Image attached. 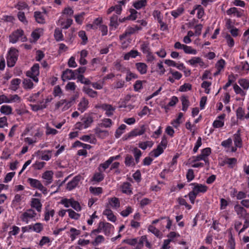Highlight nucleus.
<instances>
[{"instance_id":"9b49d317","label":"nucleus","mask_w":249,"mask_h":249,"mask_svg":"<svg viewBox=\"0 0 249 249\" xmlns=\"http://www.w3.org/2000/svg\"><path fill=\"white\" fill-rule=\"evenodd\" d=\"M36 215V213L32 209L27 210L26 212L23 213L21 216V220L25 222L26 224L28 223L29 221L35 217Z\"/></svg>"},{"instance_id":"774afa93","label":"nucleus","mask_w":249,"mask_h":249,"mask_svg":"<svg viewBox=\"0 0 249 249\" xmlns=\"http://www.w3.org/2000/svg\"><path fill=\"white\" fill-rule=\"evenodd\" d=\"M211 153V149L210 148L207 147L202 150L201 154L206 160H208L207 157Z\"/></svg>"},{"instance_id":"dca6fc26","label":"nucleus","mask_w":249,"mask_h":249,"mask_svg":"<svg viewBox=\"0 0 249 249\" xmlns=\"http://www.w3.org/2000/svg\"><path fill=\"white\" fill-rule=\"evenodd\" d=\"M242 223L240 221H236L235 223V229L240 233L244 231L245 229L249 227V219L246 218L243 227L242 229H240Z\"/></svg>"},{"instance_id":"4be33fe9","label":"nucleus","mask_w":249,"mask_h":249,"mask_svg":"<svg viewBox=\"0 0 249 249\" xmlns=\"http://www.w3.org/2000/svg\"><path fill=\"white\" fill-rule=\"evenodd\" d=\"M89 104V102L87 99L85 98H82L78 105V110L82 113L84 112L88 108Z\"/></svg>"},{"instance_id":"72a5a7b5","label":"nucleus","mask_w":249,"mask_h":249,"mask_svg":"<svg viewBox=\"0 0 249 249\" xmlns=\"http://www.w3.org/2000/svg\"><path fill=\"white\" fill-rule=\"evenodd\" d=\"M54 37L57 41H60L64 40V37L62 30L59 28H56L54 30Z\"/></svg>"},{"instance_id":"f704fd0d","label":"nucleus","mask_w":249,"mask_h":249,"mask_svg":"<svg viewBox=\"0 0 249 249\" xmlns=\"http://www.w3.org/2000/svg\"><path fill=\"white\" fill-rule=\"evenodd\" d=\"M0 112L2 114L5 115H10L12 114V107L8 105H3L0 107Z\"/></svg>"},{"instance_id":"ea45409f","label":"nucleus","mask_w":249,"mask_h":249,"mask_svg":"<svg viewBox=\"0 0 249 249\" xmlns=\"http://www.w3.org/2000/svg\"><path fill=\"white\" fill-rule=\"evenodd\" d=\"M52 152V151L49 150H45V151H42V154L41 157V159L42 160H46V161L49 160L52 157V155H51Z\"/></svg>"},{"instance_id":"20e7f679","label":"nucleus","mask_w":249,"mask_h":249,"mask_svg":"<svg viewBox=\"0 0 249 249\" xmlns=\"http://www.w3.org/2000/svg\"><path fill=\"white\" fill-rule=\"evenodd\" d=\"M18 51L14 48H11L7 56V64L9 67H13L18 59Z\"/></svg>"},{"instance_id":"603ef678","label":"nucleus","mask_w":249,"mask_h":249,"mask_svg":"<svg viewBox=\"0 0 249 249\" xmlns=\"http://www.w3.org/2000/svg\"><path fill=\"white\" fill-rule=\"evenodd\" d=\"M153 145V142L151 141H146L141 142L139 143V147L142 150H145L148 147H151Z\"/></svg>"},{"instance_id":"412c9836","label":"nucleus","mask_w":249,"mask_h":249,"mask_svg":"<svg viewBox=\"0 0 249 249\" xmlns=\"http://www.w3.org/2000/svg\"><path fill=\"white\" fill-rule=\"evenodd\" d=\"M187 63L193 66H196L197 64H198L202 67H204L205 65L202 59L199 57H194L187 61Z\"/></svg>"},{"instance_id":"6e6d98bb","label":"nucleus","mask_w":249,"mask_h":249,"mask_svg":"<svg viewBox=\"0 0 249 249\" xmlns=\"http://www.w3.org/2000/svg\"><path fill=\"white\" fill-rule=\"evenodd\" d=\"M238 83L244 89H248L249 88V80L241 79L238 81Z\"/></svg>"},{"instance_id":"f257e3e1","label":"nucleus","mask_w":249,"mask_h":249,"mask_svg":"<svg viewBox=\"0 0 249 249\" xmlns=\"http://www.w3.org/2000/svg\"><path fill=\"white\" fill-rule=\"evenodd\" d=\"M190 185L193 186V187L188 196L191 202L194 204L197 195L200 193H205L208 190V187L205 185L198 183H191Z\"/></svg>"},{"instance_id":"3c124183","label":"nucleus","mask_w":249,"mask_h":249,"mask_svg":"<svg viewBox=\"0 0 249 249\" xmlns=\"http://www.w3.org/2000/svg\"><path fill=\"white\" fill-rule=\"evenodd\" d=\"M148 231L158 237L160 238L161 237V233L160 231L152 225L149 226Z\"/></svg>"},{"instance_id":"4468645a","label":"nucleus","mask_w":249,"mask_h":249,"mask_svg":"<svg viewBox=\"0 0 249 249\" xmlns=\"http://www.w3.org/2000/svg\"><path fill=\"white\" fill-rule=\"evenodd\" d=\"M101 128L97 125L94 129L95 134L100 139H105L109 136V132L107 130L102 129Z\"/></svg>"},{"instance_id":"de8ad7c7","label":"nucleus","mask_w":249,"mask_h":249,"mask_svg":"<svg viewBox=\"0 0 249 249\" xmlns=\"http://www.w3.org/2000/svg\"><path fill=\"white\" fill-rule=\"evenodd\" d=\"M126 127V125L124 124H122L119 126L115 132V136L116 138H119L124 133Z\"/></svg>"},{"instance_id":"e433bc0d","label":"nucleus","mask_w":249,"mask_h":249,"mask_svg":"<svg viewBox=\"0 0 249 249\" xmlns=\"http://www.w3.org/2000/svg\"><path fill=\"white\" fill-rule=\"evenodd\" d=\"M118 17L117 15H113L110 19L109 26L112 28L116 29L118 26Z\"/></svg>"},{"instance_id":"aec40b11","label":"nucleus","mask_w":249,"mask_h":249,"mask_svg":"<svg viewBox=\"0 0 249 249\" xmlns=\"http://www.w3.org/2000/svg\"><path fill=\"white\" fill-rule=\"evenodd\" d=\"M101 108L105 111L106 114L107 116H112L115 111V108L111 105L107 104H104L101 106Z\"/></svg>"},{"instance_id":"f03ea898","label":"nucleus","mask_w":249,"mask_h":249,"mask_svg":"<svg viewBox=\"0 0 249 249\" xmlns=\"http://www.w3.org/2000/svg\"><path fill=\"white\" fill-rule=\"evenodd\" d=\"M113 229L114 227L111 224L107 222H100L97 229L93 230L91 232L90 235L93 237L94 235H96L97 233L101 231H103L105 235H109L113 231Z\"/></svg>"},{"instance_id":"79ce46f5","label":"nucleus","mask_w":249,"mask_h":249,"mask_svg":"<svg viewBox=\"0 0 249 249\" xmlns=\"http://www.w3.org/2000/svg\"><path fill=\"white\" fill-rule=\"evenodd\" d=\"M20 82V79L18 78L13 79L11 82V89L14 91L16 90L18 88Z\"/></svg>"},{"instance_id":"69168bd1","label":"nucleus","mask_w":249,"mask_h":249,"mask_svg":"<svg viewBox=\"0 0 249 249\" xmlns=\"http://www.w3.org/2000/svg\"><path fill=\"white\" fill-rule=\"evenodd\" d=\"M67 212L69 213V217L71 219L77 220L79 219L80 216V215L79 213L75 212L71 209L67 210Z\"/></svg>"},{"instance_id":"864d4df0","label":"nucleus","mask_w":249,"mask_h":249,"mask_svg":"<svg viewBox=\"0 0 249 249\" xmlns=\"http://www.w3.org/2000/svg\"><path fill=\"white\" fill-rule=\"evenodd\" d=\"M70 237L71 241L74 240L76 236L80 234V231L79 230H76L73 228H72L70 229Z\"/></svg>"},{"instance_id":"ddd939ff","label":"nucleus","mask_w":249,"mask_h":249,"mask_svg":"<svg viewBox=\"0 0 249 249\" xmlns=\"http://www.w3.org/2000/svg\"><path fill=\"white\" fill-rule=\"evenodd\" d=\"M120 206V202L119 198L116 197L108 198L106 207L107 208H112L114 209L119 208Z\"/></svg>"},{"instance_id":"0e129e2a","label":"nucleus","mask_w":249,"mask_h":249,"mask_svg":"<svg viewBox=\"0 0 249 249\" xmlns=\"http://www.w3.org/2000/svg\"><path fill=\"white\" fill-rule=\"evenodd\" d=\"M146 241V236H142L139 239V241H137V243L136 244V249H141L143 246V244L144 242Z\"/></svg>"},{"instance_id":"bb28decb","label":"nucleus","mask_w":249,"mask_h":249,"mask_svg":"<svg viewBox=\"0 0 249 249\" xmlns=\"http://www.w3.org/2000/svg\"><path fill=\"white\" fill-rule=\"evenodd\" d=\"M121 191L123 193L130 195L132 193L131 184L127 182H124L121 186Z\"/></svg>"},{"instance_id":"7c9ffc66","label":"nucleus","mask_w":249,"mask_h":249,"mask_svg":"<svg viewBox=\"0 0 249 249\" xmlns=\"http://www.w3.org/2000/svg\"><path fill=\"white\" fill-rule=\"evenodd\" d=\"M31 206L36 209L38 212H40L42 204L40 200L37 198H33L31 202Z\"/></svg>"},{"instance_id":"5701e85b","label":"nucleus","mask_w":249,"mask_h":249,"mask_svg":"<svg viewBox=\"0 0 249 249\" xmlns=\"http://www.w3.org/2000/svg\"><path fill=\"white\" fill-rule=\"evenodd\" d=\"M103 214L107 216V219L112 222H115L117 219L113 212L109 208H107L103 212Z\"/></svg>"},{"instance_id":"4d7b16f0","label":"nucleus","mask_w":249,"mask_h":249,"mask_svg":"<svg viewBox=\"0 0 249 249\" xmlns=\"http://www.w3.org/2000/svg\"><path fill=\"white\" fill-rule=\"evenodd\" d=\"M211 85V82L208 81H204L201 84V87L205 89V92L206 94H209L210 93V86Z\"/></svg>"},{"instance_id":"c03bdc74","label":"nucleus","mask_w":249,"mask_h":249,"mask_svg":"<svg viewBox=\"0 0 249 249\" xmlns=\"http://www.w3.org/2000/svg\"><path fill=\"white\" fill-rule=\"evenodd\" d=\"M183 114L182 113H179L178 118L172 122L171 124L174 127L177 128L178 126H179L180 124L182 123L181 119L183 117Z\"/></svg>"},{"instance_id":"473e14b6","label":"nucleus","mask_w":249,"mask_h":249,"mask_svg":"<svg viewBox=\"0 0 249 249\" xmlns=\"http://www.w3.org/2000/svg\"><path fill=\"white\" fill-rule=\"evenodd\" d=\"M45 128L46 129L45 134L47 136L50 135H54L58 133V131L54 128H52L48 123L45 124Z\"/></svg>"},{"instance_id":"2eb2a0df","label":"nucleus","mask_w":249,"mask_h":249,"mask_svg":"<svg viewBox=\"0 0 249 249\" xmlns=\"http://www.w3.org/2000/svg\"><path fill=\"white\" fill-rule=\"evenodd\" d=\"M75 78V75L73 71L68 69L63 72L62 79L63 81L74 79Z\"/></svg>"},{"instance_id":"f3484780","label":"nucleus","mask_w":249,"mask_h":249,"mask_svg":"<svg viewBox=\"0 0 249 249\" xmlns=\"http://www.w3.org/2000/svg\"><path fill=\"white\" fill-rule=\"evenodd\" d=\"M81 179V177L79 176H75L67 185V189L69 191H71L75 188L78 184L79 182Z\"/></svg>"},{"instance_id":"6ab92c4d","label":"nucleus","mask_w":249,"mask_h":249,"mask_svg":"<svg viewBox=\"0 0 249 249\" xmlns=\"http://www.w3.org/2000/svg\"><path fill=\"white\" fill-rule=\"evenodd\" d=\"M225 114H223L218 116L216 119L213 122V126L214 128H220L222 127L224 124V119Z\"/></svg>"},{"instance_id":"423d86ee","label":"nucleus","mask_w":249,"mask_h":249,"mask_svg":"<svg viewBox=\"0 0 249 249\" xmlns=\"http://www.w3.org/2000/svg\"><path fill=\"white\" fill-rule=\"evenodd\" d=\"M39 64H36L26 73L27 76L31 78L36 83L38 81L37 76L39 74Z\"/></svg>"},{"instance_id":"6e6552de","label":"nucleus","mask_w":249,"mask_h":249,"mask_svg":"<svg viewBox=\"0 0 249 249\" xmlns=\"http://www.w3.org/2000/svg\"><path fill=\"white\" fill-rule=\"evenodd\" d=\"M27 181L32 187L38 189L43 193H46L47 189L43 186L39 180L36 179L29 178L27 179Z\"/></svg>"},{"instance_id":"a211bd4d","label":"nucleus","mask_w":249,"mask_h":249,"mask_svg":"<svg viewBox=\"0 0 249 249\" xmlns=\"http://www.w3.org/2000/svg\"><path fill=\"white\" fill-rule=\"evenodd\" d=\"M53 173L52 171H47L42 174V178L45 180L46 185L53 182Z\"/></svg>"},{"instance_id":"680f3d73","label":"nucleus","mask_w":249,"mask_h":249,"mask_svg":"<svg viewBox=\"0 0 249 249\" xmlns=\"http://www.w3.org/2000/svg\"><path fill=\"white\" fill-rule=\"evenodd\" d=\"M185 53L187 54H196L197 51L196 50L192 48V47L185 45L183 50Z\"/></svg>"},{"instance_id":"e2e57ef3","label":"nucleus","mask_w":249,"mask_h":249,"mask_svg":"<svg viewBox=\"0 0 249 249\" xmlns=\"http://www.w3.org/2000/svg\"><path fill=\"white\" fill-rule=\"evenodd\" d=\"M80 139L83 141L89 142L91 143H94L96 142L95 138H91L90 135H83L80 138Z\"/></svg>"},{"instance_id":"a18cd8bd","label":"nucleus","mask_w":249,"mask_h":249,"mask_svg":"<svg viewBox=\"0 0 249 249\" xmlns=\"http://www.w3.org/2000/svg\"><path fill=\"white\" fill-rule=\"evenodd\" d=\"M232 139L231 138H229L227 140L223 141L221 142V145L225 148H227V151H231V147H232Z\"/></svg>"},{"instance_id":"cd10ccee","label":"nucleus","mask_w":249,"mask_h":249,"mask_svg":"<svg viewBox=\"0 0 249 249\" xmlns=\"http://www.w3.org/2000/svg\"><path fill=\"white\" fill-rule=\"evenodd\" d=\"M112 125V122L111 119L105 118L102 120V122L97 124L101 127L108 128L110 127Z\"/></svg>"},{"instance_id":"338daca9","label":"nucleus","mask_w":249,"mask_h":249,"mask_svg":"<svg viewBox=\"0 0 249 249\" xmlns=\"http://www.w3.org/2000/svg\"><path fill=\"white\" fill-rule=\"evenodd\" d=\"M158 70H157V72L160 75H162L165 72V69H164L162 62L160 61L157 64Z\"/></svg>"},{"instance_id":"37998d69","label":"nucleus","mask_w":249,"mask_h":249,"mask_svg":"<svg viewBox=\"0 0 249 249\" xmlns=\"http://www.w3.org/2000/svg\"><path fill=\"white\" fill-rule=\"evenodd\" d=\"M112 162V161L110 160V159L109 158L107 160L104 162L103 163L100 164L99 167L98 168L100 172H103L106 169H107L110 164Z\"/></svg>"},{"instance_id":"49530a36","label":"nucleus","mask_w":249,"mask_h":249,"mask_svg":"<svg viewBox=\"0 0 249 249\" xmlns=\"http://www.w3.org/2000/svg\"><path fill=\"white\" fill-rule=\"evenodd\" d=\"M225 65V61L224 60L221 59L219 60L216 64V68L217 69V71L214 74V75L218 74L224 68Z\"/></svg>"},{"instance_id":"052dcab7","label":"nucleus","mask_w":249,"mask_h":249,"mask_svg":"<svg viewBox=\"0 0 249 249\" xmlns=\"http://www.w3.org/2000/svg\"><path fill=\"white\" fill-rule=\"evenodd\" d=\"M33 83L30 79H25L23 81V86L24 89H31L33 88Z\"/></svg>"},{"instance_id":"4c0bfd02","label":"nucleus","mask_w":249,"mask_h":249,"mask_svg":"<svg viewBox=\"0 0 249 249\" xmlns=\"http://www.w3.org/2000/svg\"><path fill=\"white\" fill-rule=\"evenodd\" d=\"M73 10L70 7H67L64 9L61 13V16L60 17H68L71 16L73 14Z\"/></svg>"},{"instance_id":"a878e982","label":"nucleus","mask_w":249,"mask_h":249,"mask_svg":"<svg viewBox=\"0 0 249 249\" xmlns=\"http://www.w3.org/2000/svg\"><path fill=\"white\" fill-rule=\"evenodd\" d=\"M71 101H67L65 100H61L58 102L56 106L57 108L64 106L63 110H66L69 108L71 106Z\"/></svg>"},{"instance_id":"1a4fd4ad","label":"nucleus","mask_w":249,"mask_h":249,"mask_svg":"<svg viewBox=\"0 0 249 249\" xmlns=\"http://www.w3.org/2000/svg\"><path fill=\"white\" fill-rule=\"evenodd\" d=\"M72 22V19L70 18L60 17L57 21V25L63 29H66L71 26Z\"/></svg>"},{"instance_id":"bf43d9fd","label":"nucleus","mask_w":249,"mask_h":249,"mask_svg":"<svg viewBox=\"0 0 249 249\" xmlns=\"http://www.w3.org/2000/svg\"><path fill=\"white\" fill-rule=\"evenodd\" d=\"M73 200V198H71L70 199L63 198L61 200V203L63 204L66 208H69L71 207L72 203Z\"/></svg>"},{"instance_id":"9d476101","label":"nucleus","mask_w":249,"mask_h":249,"mask_svg":"<svg viewBox=\"0 0 249 249\" xmlns=\"http://www.w3.org/2000/svg\"><path fill=\"white\" fill-rule=\"evenodd\" d=\"M233 141L235 146L231 147V152H234L237 150V147L240 148L242 146V142L241 138L240 130H238L237 132L233 135Z\"/></svg>"},{"instance_id":"f8f14e48","label":"nucleus","mask_w":249,"mask_h":249,"mask_svg":"<svg viewBox=\"0 0 249 249\" xmlns=\"http://www.w3.org/2000/svg\"><path fill=\"white\" fill-rule=\"evenodd\" d=\"M146 131L145 125H142L139 128L135 129L130 131L127 135L125 136V139H127L131 137H136L137 136H141Z\"/></svg>"},{"instance_id":"c9c22d12","label":"nucleus","mask_w":249,"mask_h":249,"mask_svg":"<svg viewBox=\"0 0 249 249\" xmlns=\"http://www.w3.org/2000/svg\"><path fill=\"white\" fill-rule=\"evenodd\" d=\"M83 90L85 93L91 97L94 98L96 97L97 95V91L93 90L92 89L88 87H84Z\"/></svg>"},{"instance_id":"5fc2aeb1","label":"nucleus","mask_w":249,"mask_h":249,"mask_svg":"<svg viewBox=\"0 0 249 249\" xmlns=\"http://www.w3.org/2000/svg\"><path fill=\"white\" fill-rule=\"evenodd\" d=\"M234 210L240 216H242L246 213V210L239 205H235Z\"/></svg>"},{"instance_id":"c85d7f7f","label":"nucleus","mask_w":249,"mask_h":249,"mask_svg":"<svg viewBox=\"0 0 249 249\" xmlns=\"http://www.w3.org/2000/svg\"><path fill=\"white\" fill-rule=\"evenodd\" d=\"M227 14L228 15H232L236 17H240L242 16V13L239 11L237 8L235 7L231 8L227 11Z\"/></svg>"},{"instance_id":"13d9d810","label":"nucleus","mask_w":249,"mask_h":249,"mask_svg":"<svg viewBox=\"0 0 249 249\" xmlns=\"http://www.w3.org/2000/svg\"><path fill=\"white\" fill-rule=\"evenodd\" d=\"M42 102H40V105H31L32 109L34 111H37L39 110L43 109L46 107L47 106L45 104H42Z\"/></svg>"},{"instance_id":"8fccbe9b","label":"nucleus","mask_w":249,"mask_h":249,"mask_svg":"<svg viewBox=\"0 0 249 249\" xmlns=\"http://www.w3.org/2000/svg\"><path fill=\"white\" fill-rule=\"evenodd\" d=\"M181 101L182 105V110L186 111L189 106V101L186 97L182 96L181 98Z\"/></svg>"},{"instance_id":"b1692460","label":"nucleus","mask_w":249,"mask_h":249,"mask_svg":"<svg viewBox=\"0 0 249 249\" xmlns=\"http://www.w3.org/2000/svg\"><path fill=\"white\" fill-rule=\"evenodd\" d=\"M29 229L37 233L40 232L43 229V225L41 223H36L34 224L28 225Z\"/></svg>"},{"instance_id":"a19ab883","label":"nucleus","mask_w":249,"mask_h":249,"mask_svg":"<svg viewBox=\"0 0 249 249\" xmlns=\"http://www.w3.org/2000/svg\"><path fill=\"white\" fill-rule=\"evenodd\" d=\"M43 30L42 29H37L32 33V36L34 41L37 40L40 36L41 35L43 34Z\"/></svg>"},{"instance_id":"09e8293b","label":"nucleus","mask_w":249,"mask_h":249,"mask_svg":"<svg viewBox=\"0 0 249 249\" xmlns=\"http://www.w3.org/2000/svg\"><path fill=\"white\" fill-rule=\"evenodd\" d=\"M146 4V0H140L133 3L134 7L137 9H140L144 7Z\"/></svg>"},{"instance_id":"393cba45","label":"nucleus","mask_w":249,"mask_h":249,"mask_svg":"<svg viewBox=\"0 0 249 249\" xmlns=\"http://www.w3.org/2000/svg\"><path fill=\"white\" fill-rule=\"evenodd\" d=\"M136 68L138 71L141 74H144L146 73L147 70V66L144 63L139 62L135 64Z\"/></svg>"},{"instance_id":"58836bf2","label":"nucleus","mask_w":249,"mask_h":249,"mask_svg":"<svg viewBox=\"0 0 249 249\" xmlns=\"http://www.w3.org/2000/svg\"><path fill=\"white\" fill-rule=\"evenodd\" d=\"M164 149V147L158 145L156 149L151 152V155L154 157H158L163 152Z\"/></svg>"},{"instance_id":"2f4dec72","label":"nucleus","mask_w":249,"mask_h":249,"mask_svg":"<svg viewBox=\"0 0 249 249\" xmlns=\"http://www.w3.org/2000/svg\"><path fill=\"white\" fill-rule=\"evenodd\" d=\"M124 163L125 165L127 167H134L136 164V162H135L133 157L129 155L126 156Z\"/></svg>"},{"instance_id":"39448f33","label":"nucleus","mask_w":249,"mask_h":249,"mask_svg":"<svg viewBox=\"0 0 249 249\" xmlns=\"http://www.w3.org/2000/svg\"><path fill=\"white\" fill-rule=\"evenodd\" d=\"M10 42L12 43H15L18 40L22 42L26 41L27 39L24 35L23 31L21 30L18 29L13 32L9 36Z\"/></svg>"},{"instance_id":"0eeeda50","label":"nucleus","mask_w":249,"mask_h":249,"mask_svg":"<svg viewBox=\"0 0 249 249\" xmlns=\"http://www.w3.org/2000/svg\"><path fill=\"white\" fill-rule=\"evenodd\" d=\"M141 30L142 27L137 25L134 27H128L127 28L124 33L120 36V40H123L124 39L129 36L130 35L138 33L139 31Z\"/></svg>"},{"instance_id":"7ed1b4c3","label":"nucleus","mask_w":249,"mask_h":249,"mask_svg":"<svg viewBox=\"0 0 249 249\" xmlns=\"http://www.w3.org/2000/svg\"><path fill=\"white\" fill-rule=\"evenodd\" d=\"M93 122V118L91 116L85 114L81 118V122L76 123L75 128L79 130L86 129L90 126Z\"/></svg>"},{"instance_id":"c756f323","label":"nucleus","mask_w":249,"mask_h":249,"mask_svg":"<svg viewBox=\"0 0 249 249\" xmlns=\"http://www.w3.org/2000/svg\"><path fill=\"white\" fill-rule=\"evenodd\" d=\"M34 17L36 21L41 24L44 23L45 20L44 18V14L40 12H35L34 13Z\"/></svg>"}]
</instances>
